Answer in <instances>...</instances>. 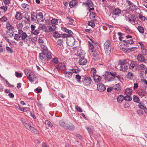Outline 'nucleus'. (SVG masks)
Wrapping results in <instances>:
<instances>
[{
  "label": "nucleus",
  "mask_w": 147,
  "mask_h": 147,
  "mask_svg": "<svg viewBox=\"0 0 147 147\" xmlns=\"http://www.w3.org/2000/svg\"><path fill=\"white\" fill-rule=\"evenodd\" d=\"M31 36H28L26 33L24 32L22 30H19L18 34H15L14 39L17 41L22 40L25 41L28 39H32Z\"/></svg>",
  "instance_id": "1"
},
{
  "label": "nucleus",
  "mask_w": 147,
  "mask_h": 147,
  "mask_svg": "<svg viewBox=\"0 0 147 147\" xmlns=\"http://www.w3.org/2000/svg\"><path fill=\"white\" fill-rule=\"evenodd\" d=\"M52 54L51 52H47V53L42 52L40 53L39 56L40 59L42 60H48L52 58Z\"/></svg>",
  "instance_id": "2"
},
{
  "label": "nucleus",
  "mask_w": 147,
  "mask_h": 147,
  "mask_svg": "<svg viewBox=\"0 0 147 147\" xmlns=\"http://www.w3.org/2000/svg\"><path fill=\"white\" fill-rule=\"evenodd\" d=\"M104 47L105 53L107 55L110 54L111 49V46L109 40H107L104 43Z\"/></svg>",
  "instance_id": "3"
},
{
  "label": "nucleus",
  "mask_w": 147,
  "mask_h": 147,
  "mask_svg": "<svg viewBox=\"0 0 147 147\" xmlns=\"http://www.w3.org/2000/svg\"><path fill=\"white\" fill-rule=\"evenodd\" d=\"M75 40L72 37H68L66 40V42L67 44L69 46H72L75 43Z\"/></svg>",
  "instance_id": "4"
},
{
  "label": "nucleus",
  "mask_w": 147,
  "mask_h": 147,
  "mask_svg": "<svg viewBox=\"0 0 147 147\" xmlns=\"http://www.w3.org/2000/svg\"><path fill=\"white\" fill-rule=\"evenodd\" d=\"M129 68L133 71H136L138 68L137 64L134 61L129 62Z\"/></svg>",
  "instance_id": "5"
},
{
  "label": "nucleus",
  "mask_w": 147,
  "mask_h": 147,
  "mask_svg": "<svg viewBox=\"0 0 147 147\" xmlns=\"http://www.w3.org/2000/svg\"><path fill=\"white\" fill-rule=\"evenodd\" d=\"M110 72L107 71L105 74L103 75L104 77V79L106 81L109 82L113 81L114 80V78L111 77L110 76Z\"/></svg>",
  "instance_id": "6"
},
{
  "label": "nucleus",
  "mask_w": 147,
  "mask_h": 147,
  "mask_svg": "<svg viewBox=\"0 0 147 147\" xmlns=\"http://www.w3.org/2000/svg\"><path fill=\"white\" fill-rule=\"evenodd\" d=\"M70 71H65L64 72L65 77L69 79L72 77L73 73H77L76 70V69H72L71 70H70Z\"/></svg>",
  "instance_id": "7"
},
{
  "label": "nucleus",
  "mask_w": 147,
  "mask_h": 147,
  "mask_svg": "<svg viewBox=\"0 0 147 147\" xmlns=\"http://www.w3.org/2000/svg\"><path fill=\"white\" fill-rule=\"evenodd\" d=\"M92 52L93 53L92 56L94 60L96 61L100 59V57L99 53L95 51H92Z\"/></svg>",
  "instance_id": "8"
},
{
  "label": "nucleus",
  "mask_w": 147,
  "mask_h": 147,
  "mask_svg": "<svg viewBox=\"0 0 147 147\" xmlns=\"http://www.w3.org/2000/svg\"><path fill=\"white\" fill-rule=\"evenodd\" d=\"M137 93L139 96L142 97L145 96L147 94L145 90L142 88H139Z\"/></svg>",
  "instance_id": "9"
},
{
  "label": "nucleus",
  "mask_w": 147,
  "mask_h": 147,
  "mask_svg": "<svg viewBox=\"0 0 147 147\" xmlns=\"http://www.w3.org/2000/svg\"><path fill=\"white\" fill-rule=\"evenodd\" d=\"M28 78L31 82H33L36 80L37 78L36 76L33 72H30L28 76Z\"/></svg>",
  "instance_id": "10"
},
{
  "label": "nucleus",
  "mask_w": 147,
  "mask_h": 147,
  "mask_svg": "<svg viewBox=\"0 0 147 147\" xmlns=\"http://www.w3.org/2000/svg\"><path fill=\"white\" fill-rule=\"evenodd\" d=\"M97 90L100 92H102L106 89L105 86L101 83H99L97 85Z\"/></svg>",
  "instance_id": "11"
},
{
  "label": "nucleus",
  "mask_w": 147,
  "mask_h": 147,
  "mask_svg": "<svg viewBox=\"0 0 147 147\" xmlns=\"http://www.w3.org/2000/svg\"><path fill=\"white\" fill-rule=\"evenodd\" d=\"M130 61L129 59H126L123 60H120L119 61V63L121 65H127V64H129V62H130Z\"/></svg>",
  "instance_id": "12"
},
{
  "label": "nucleus",
  "mask_w": 147,
  "mask_h": 147,
  "mask_svg": "<svg viewBox=\"0 0 147 147\" xmlns=\"http://www.w3.org/2000/svg\"><path fill=\"white\" fill-rule=\"evenodd\" d=\"M92 80L91 78L88 77L86 78L83 82L84 84L88 86L90 85L91 83Z\"/></svg>",
  "instance_id": "13"
},
{
  "label": "nucleus",
  "mask_w": 147,
  "mask_h": 147,
  "mask_svg": "<svg viewBox=\"0 0 147 147\" xmlns=\"http://www.w3.org/2000/svg\"><path fill=\"white\" fill-rule=\"evenodd\" d=\"M87 61L86 59L84 57L81 58L79 59L78 63L80 65H84L86 64L87 63Z\"/></svg>",
  "instance_id": "14"
},
{
  "label": "nucleus",
  "mask_w": 147,
  "mask_h": 147,
  "mask_svg": "<svg viewBox=\"0 0 147 147\" xmlns=\"http://www.w3.org/2000/svg\"><path fill=\"white\" fill-rule=\"evenodd\" d=\"M92 76L95 82L96 83L100 82L101 79V78L100 76L96 75H94V74L92 75Z\"/></svg>",
  "instance_id": "15"
},
{
  "label": "nucleus",
  "mask_w": 147,
  "mask_h": 147,
  "mask_svg": "<svg viewBox=\"0 0 147 147\" xmlns=\"http://www.w3.org/2000/svg\"><path fill=\"white\" fill-rule=\"evenodd\" d=\"M56 68L59 69L61 70H64L65 69V65L63 63H60L55 67Z\"/></svg>",
  "instance_id": "16"
},
{
  "label": "nucleus",
  "mask_w": 147,
  "mask_h": 147,
  "mask_svg": "<svg viewBox=\"0 0 147 147\" xmlns=\"http://www.w3.org/2000/svg\"><path fill=\"white\" fill-rule=\"evenodd\" d=\"M78 2L76 0H72L71 1L69 4V6L70 8L76 7L77 6Z\"/></svg>",
  "instance_id": "17"
},
{
  "label": "nucleus",
  "mask_w": 147,
  "mask_h": 147,
  "mask_svg": "<svg viewBox=\"0 0 147 147\" xmlns=\"http://www.w3.org/2000/svg\"><path fill=\"white\" fill-rule=\"evenodd\" d=\"M6 28L7 30H13V27L10 24L8 21L7 22L6 24Z\"/></svg>",
  "instance_id": "18"
},
{
  "label": "nucleus",
  "mask_w": 147,
  "mask_h": 147,
  "mask_svg": "<svg viewBox=\"0 0 147 147\" xmlns=\"http://www.w3.org/2000/svg\"><path fill=\"white\" fill-rule=\"evenodd\" d=\"M135 16L133 15H130L128 18V21L130 22L131 24H135Z\"/></svg>",
  "instance_id": "19"
},
{
  "label": "nucleus",
  "mask_w": 147,
  "mask_h": 147,
  "mask_svg": "<svg viewBox=\"0 0 147 147\" xmlns=\"http://www.w3.org/2000/svg\"><path fill=\"white\" fill-rule=\"evenodd\" d=\"M138 60L140 62H144L145 58L144 56L141 54L138 55L137 57Z\"/></svg>",
  "instance_id": "20"
},
{
  "label": "nucleus",
  "mask_w": 147,
  "mask_h": 147,
  "mask_svg": "<svg viewBox=\"0 0 147 147\" xmlns=\"http://www.w3.org/2000/svg\"><path fill=\"white\" fill-rule=\"evenodd\" d=\"M7 35L9 38H11L14 34L13 30H7L6 32Z\"/></svg>",
  "instance_id": "21"
},
{
  "label": "nucleus",
  "mask_w": 147,
  "mask_h": 147,
  "mask_svg": "<svg viewBox=\"0 0 147 147\" xmlns=\"http://www.w3.org/2000/svg\"><path fill=\"white\" fill-rule=\"evenodd\" d=\"M15 18L18 20H20L22 18V15L20 12H17L15 16Z\"/></svg>",
  "instance_id": "22"
},
{
  "label": "nucleus",
  "mask_w": 147,
  "mask_h": 147,
  "mask_svg": "<svg viewBox=\"0 0 147 147\" xmlns=\"http://www.w3.org/2000/svg\"><path fill=\"white\" fill-rule=\"evenodd\" d=\"M129 64L127 65H121L120 70L121 71H127L128 68V66Z\"/></svg>",
  "instance_id": "23"
},
{
  "label": "nucleus",
  "mask_w": 147,
  "mask_h": 147,
  "mask_svg": "<svg viewBox=\"0 0 147 147\" xmlns=\"http://www.w3.org/2000/svg\"><path fill=\"white\" fill-rule=\"evenodd\" d=\"M40 46L41 49H42V52H44V53H46L47 52H50L48 51L47 47L45 46L44 44L43 45H41Z\"/></svg>",
  "instance_id": "24"
},
{
  "label": "nucleus",
  "mask_w": 147,
  "mask_h": 147,
  "mask_svg": "<svg viewBox=\"0 0 147 147\" xmlns=\"http://www.w3.org/2000/svg\"><path fill=\"white\" fill-rule=\"evenodd\" d=\"M121 13V11L119 9H115L113 11V15H117Z\"/></svg>",
  "instance_id": "25"
},
{
  "label": "nucleus",
  "mask_w": 147,
  "mask_h": 147,
  "mask_svg": "<svg viewBox=\"0 0 147 147\" xmlns=\"http://www.w3.org/2000/svg\"><path fill=\"white\" fill-rule=\"evenodd\" d=\"M59 124L60 125L64 128H65L67 125V123H66L64 120H61L59 121Z\"/></svg>",
  "instance_id": "26"
},
{
  "label": "nucleus",
  "mask_w": 147,
  "mask_h": 147,
  "mask_svg": "<svg viewBox=\"0 0 147 147\" xmlns=\"http://www.w3.org/2000/svg\"><path fill=\"white\" fill-rule=\"evenodd\" d=\"M124 99V97L123 95H120L118 96L117 98V100L118 103H121L123 99Z\"/></svg>",
  "instance_id": "27"
},
{
  "label": "nucleus",
  "mask_w": 147,
  "mask_h": 147,
  "mask_svg": "<svg viewBox=\"0 0 147 147\" xmlns=\"http://www.w3.org/2000/svg\"><path fill=\"white\" fill-rule=\"evenodd\" d=\"M63 40L62 39H60L58 40L57 41V45L60 46V48L62 49L63 48Z\"/></svg>",
  "instance_id": "28"
},
{
  "label": "nucleus",
  "mask_w": 147,
  "mask_h": 147,
  "mask_svg": "<svg viewBox=\"0 0 147 147\" xmlns=\"http://www.w3.org/2000/svg\"><path fill=\"white\" fill-rule=\"evenodd\" d=\"M133 100L135 102L137 103H139L140 101V99L139 97L136 95L133 96Z\"/></svg>",
  "instance_id": "29"
},
{
  "label": "nucleus",
  "mask_w": 147,
  "mask_h": 147,
  "mask_svg": "<svg viewBox=\"0 0 147 147\" xmlns=\"http://www.w3.org/2000/svg\"><path fill=\"white\" fill-rule=\"evenodd\" d=\"M66 127H65V129H67L69 130H72L74 129V126L71 124L70 125L67 124Z\"/></svg>",
  "instance_id": "30"
},
{
  "label": "nucleus",
  "mask_w": 147,
  "mask_h": 147,
  "mask_svg": "<svg viewBox=\"0 0 147 147\" xmlns=\"http://www.w3.org/2000/svg\"><path fill=\"white\" fill-rule=\"evenodd\" d=\"M110 75L112 76V77L114 78V80H115V77H116L118 78L119 80L120 79V77L119 76H117V74L115 72H110Z\"/></svg>",
  "instance_id": "31"
},
{
  "label": "nucleus",
  "mask_w": 147,
  "mask_h": 147,
  "mask_svg": "<svg viewBox=\"0 0 147 147\" xmlns=\"http://www.w3.org/2000/svg\"><path fill=\"white\" fill-rule=\"evenodd\" d=\"M86 5L88 6L89 7H90L92 6L93 3L91 0H87L86 3Z\"/></svg>",
  "instance_id": "32"
},
{
  "label": "nucleus",
  "mask_w": 147,
  "mask_h": 147,
  "mask_svg": "<svg viewBox=\"0 0 147 147\" xmlns=\"http://www.w3.org/2000/svg\"><path fill=\"white\" fill-rule=\"evenodd\" d=\"M138 103V106L141 109H144L146 108L145 105L142 102H140Z\"/></svg>",
  "instance_id": "33"
},
{
  "label": "nucleus",
  "mask_w": 147,
  "mask_h": 147,
  "mask_svg": "<svg viewBox=\"0 0 147 147\" xmlns=\"http://www.w3.org/2000/svg\"><path fill=\"white\" fill-rule=\"evenodd\" d=\"M120 84H118L114 86L113 88H114L115 90L116 91H118L120 90Z\"/></svg>",
  "instance_id": "34"
},
{
  "label": "nucleus",
  "mask_w": 147,
  "mask_h": 147,
  "mask_svg": "<svg viewBox=\"0 0 147 147\" xmlns=\"http://www.w3.org/2000/svg\"><path fill=\"white\" fill-rule=\"evenodd\" d=\"M137 29L140 33L142 34L144 32V28L142 27L139 26L137 28Z\"/></svg>",
  "instance_id": "35"
},
{
  "label": "nucleus",
  "mask_w": 147,
  "mask_h": 147,
  "mask_svg": "<svg viewBox=\"0 0 147 147\" xmlns=\"http://www.w3.org/2000/svg\"><path fill=\"white\" fill-rule=\"evenodd\" d=\"M133 74L131 72H129L127 75V78L129 80H131L133 78Z\"/></svg>",
  "instance_id": "36"
},
{
  "label": "nucleus",
  "mask_w": 147,
  "mask_h": 147,
  "mask_svg": "<svg viewBox=\"0 0 147 147\" xmlns=\"http://www.w3.org/2000/svg\"><path fill=\"white\" fill-rule=\"evenodd\" d=\"M96 13L95 12H93L90 14V18L91 19H93L96 18Z\"/></svg>",
  "instance_id": "37"
},
{
  "label": "nucleus",
  "mask_w": 147,
  "mask_h": 147,
  "mask_svg": "<svg viewBox=\"0 0 147 147\" xmlns=\"http://www.w3.org/2000/svg\"><path fill=\"white\" fill-rule=\"evenodd\" d=\"M125 93L127 95H131L132 94L131 90L129 88H127L125 90Z\"/></svg>",
  "instance_id": "38"
},
{
  "label": "nucleus",
  "mask_w": 147,
  "mask_h": 147,
  "mask_svg": "<svg viewBox=\"0 0 147 147\" xmlns=\"http://www.w3.org/2000/svg\"><path fill=\"white\" fill-rule=\"evenodd\" d=\"M123 41L125 42L127 44H131L134 43L133 40L132 39L127 40H123Z\"/></svg>",
  "instance_id": "39"
},
{
  "label": "nucleus",
  "mask_w": 147,
  "mask_h": 147,
  "mask_svg": "<svg viewBox=\"0 0 147 147\" xmlns=\"http://www.w3.org/2000/svg\"><path fill=\"white\" fill-rule=\"evenodd\" d=\"M29 130H30L32 132L34 133L35 134H38V131L34 129L33 127H31Z\"/></svg>",
  "instance_id": "40"
},
{
  "label": "nucleus",
  "mask_w": 147,
  "mask_h": 147,
  "mask_svg": "<svg viewBox=\"0 0 147 147\" xmlns=\"http://www.w3.org/2000/svg\"><path fill=\"white\" fill-rule=\"evenodd\" d=\"M46 20H44L43 19L40 20H38V22L39 24L42 25H45L46 23Z\"/></svg>",
  "instance_id": "41"
},
{
  "label": "nucleus",
  "mask_w": 147,
  "mask_h": 147,
  "mask_svg": "<svg viewBox=\"0 0 147 147\" xmlns=\"http://www.w3.org/2000/svg\"><path fill=\"white\" fill-rule=\"evenodd\" d=\"M57 23V20L56 19H53L51 21V24H56Z\"/></svg>",
  "instance_id": "42"
},
{
  "label": "nucleus",
  "mask_w": 147,
  "mask_h": 147,
  "mask_svg": "<svg viewBox=\"0 0 147 147\" xmlns=\"http://www.w3.org/2000/svg\"><path fill=\"white\" fill-rule=\"evenodd\" d=\"M21 6L24 9L26 8L27 9V10L29 9V5L25 3H23L22 4Z\"/></svg>",
  "instance_id": "43"
},
{
  "label": "nucleus",
  "mask_w": 147,
  "mask_h": 147,
  "mask_svg": "<svg viewBox=\"0 0 147 147\" xmlns=\"http://www.w3.org/2000/svg\"><path fill=\"white\" fill-rule=\"evenodd\" d=\"M124 99L125 100L130 101L132 100V98L131 96H129V95H127L124 97Z\"/></svg>",
  "instance_id": "44"
},
{
  "label": "nucleus",
  "mask_w": 147,
  "mask_h": 147,
  "mask_svg": "<svg viewBox=\"0 0 147 147\" xmlns=\"http://www.w3.org/2000/svg\"><path fill=\"white\" fill-rule=\"evenodd\" d=\"M45 125H48V126L51 127L53 126V125L50 121L49 120H46L45 122Z\"/></svg>",
  "instance_id": "45"
},
{
  "label": "nucleus",
  "mask_w": 147,
  "mask_h": 147,
  "mask_svg": "<svg viewBox=\"0 0 147 147\" xmlns=\"http://www.w3.org/2000/svg\"><path fill=\"white\" fill-rule=\"evenodd\" d=\"M129 9L131 11H134L136 9V6L134 5H131L129 7Z\"/></svg>",
  "instance_id": "46"
},
{
  "label": "nucleus",
  "mask_w": 147,
  "mask_h": 147,
  "mask_svg": "<svg viewBox=\"0 0 147 147\" xmlns=\"http://www.w3.org/2000/svg\"><path fill=\"white\" fill-rule=\"evenodd\" d=\"M31 33H32L36 35L39 33V32L38 30L35 29L34 30L31 31Z\"/></svg>",
  "instance_id": "47"
},
{
  "label": "nucleus",
  "mask_w": 147,
  "mask_h": 147,
  "mask_svg": "<svg viewBox=\"0 0 147 147\" xmlns=\"http://www.w3.org/2000/svg\"><path fill=\"white\" fill-rule=\"evenodd\" d=\"M7 18L5 16H3L0 19V20L2 22H6L7 20Z\"/></svg>",
  "instance_id": "48"
},
{
  "label": "nucleus",
  "mask_w": 147,
  "mask_h": 147,
  "mask_svg": "<svg viewBox=\"0 0 147 147\" xmlns=\"http://www.w3.org/2000/svg\"><path fill=\"white\" fill-rule=\"evenodd\" d=\"M56 28V27L55 25H52L49 28V29L51 31H54Z\"/></svg>",
  "instance_id": "49"
},
{
  "label": "nucleus",
  "mask_w": 147,
  "mask_h": 147,
  "mask_svg": "<svg viewBox=\"0 0 147 147\" xmlns=\"http://www.w3.org/2000/svg\"><path fill=\"white\" fill-rule=\"evenodd\" d=\"M138 67L140 70H143L146 68L145 66L143 64L139 65Z\"/></svg>",
  "instance_id": "50"
},
{
  "label": "nucleus",
  "mask_w": 147,
  "mask_h": 147,
  "mask_svg": "<svg viewBox=\"0 0 147 147\" xmlns=\"http://www.w3.org/2000/svg\"><path fill=\"white\" fill-rule=\"evenodd\" d=\"M38 41L40 46L41 45H43L44 44L43 43L44 42L43 40L41 38L39 37L38 40Z\"/></svg>",
  "instance_id": "51"
},
{
  "label": "nucleus",
  "mask_w": 147,
  "mask_h": 147,
  "mask_svg": "<svg viewBox=\"0 0 147 147\" xmlns=\"http://www.w3.org/2000/svg\"><path fill=\"white\" fill-rule=\"evenodd\" d=\"M24 125L25 127L28 130H30L31 127H32L31 125H30L26 123H24Z\"/></svg>",
  "instance_id": "52"
},
{
  "label": "nucleus",
  "mask_w": 147,
  "mask_h": 147,
  "mask_svg": "<svg viewBox=\"0 0 147 147\" xmlns=\"http://www.w3.org/2000/svg\"><path fill=\"white\" fill-rule=\"evenodd\" d=\"M81 78V77L78 74L76 75V80L78 82H80V79Z\"/></svg>",
  "instance_id": "53"
},
{
  "label": "nucleus",
  "mask_w": 147,
  "mask_h": 147,
  "mask_svg": "<svg viewBox=\"0 0 147 147\" xmlns=\"http://www.w3.org/2000/svg\"><path fill=\"white\" fill-rule=\"evenodd\" d=\"M66 19L70 22L69 24L71 23V24H73V23L74 22V20L71 18L67 17L66 18Z\"/></svg>",
  "instance_id": "54"
},
{
  "label": "nucleus",
  "mask_w": 147,
  "mask_h": 147,
  "mask_svg": "<svg viewBox=\"0 0 147 147\" xmlns=\"http://www.w3.org/2000/svg\"><path fill=\"white\" fill-rule=\"evenodd\" d=\"M31 19L32 21H34L36 20H37V16H36V15L35 16V15H32L31 17Z\"/></svg>",
  "instance_id": "55"
},
{
  "label": "nucleus",
  "mask_w": 147,
  "mask_h": 147,
  "mask_svg": "<svg viewBox=\"0 0 147 147\" xmlns=\"http://www.w3.org/2000/svg\"><path fill=\"white\" fill-rule=\"evenodd\" d=\"M6 49L8 53H12L13 52V50L9 47H6Z\"/></svg>",
  "instance_id": "56"
},
{
  "label": "nucleus",
  "mask_w": 147,
  "mask_h": 147,
  "mask_svg": "<svg viewBox=\"0 0 147 147\" xmlns=\"http://www.w3.org/2000/svg\"><path fill=\"white\" fill-rule=\"evenodd\" d=\"M137 49V47H133L128 48V51L129 52L135 51Z\"/></svg>",
  "instance_id": "57"
},
{
  "label": "nucleus",
  "mask_w": 147,
  "mask_h": 147,
  "mask_svg": "<svg viewBox=\"0 0 147 147\" xmlns=\"http://www.w3.org/2000/svg\"><path fill=\"white\" fill-rule=\"evenodd\" d=\"M15 75L17 77H21L22 76V73H19L18 72H17L15 73Z\"/></svg>",
  "instance_id": "58"
},
{
  "label": "nucleus",
  "mask_w": 147,
  "mask_h": 147,
  "mask_svg": "<svg viewBox=\"0 0 147 147\" xmlns=\"http://www.w3.org/2000/svg\"><path fill=\"white\" fill-rule=\"evenodd\" d=\"M76 109L79 112H82V108L80 107L77 106L76 107Z\"/></svg>",
  "instance_id": "59"
},
{
  "label": "nucleus",
  "mask_w": 147,
  "mask_h": 147,
  "mask_svg": "<svg viewBox=\"0 0 147 147\" xmlns=\"http://www.w3.org/2000/svg\"><path fill=\"white\" fill-rule=\"evenodd\" d=\"M52 62H53V63L55 64L57 63H58V60L56 58H54L52 60Z\"/></svg>",
  "instance_id": "60"
},
{
  "label": "nucleus",
  "mask_w": 147,
  "mask_h": 147,
  "mask_svg": "<svg viewBox=\"0 0 147 147\" xmlns=\"http://www.w3.org/2000/svg\"><path fill=\"white\" fill-rule=\"evenodd\" d=\"M88 25L91 26L93 28L95 26V24L94 23L92 22H88Z\"/></svg>",
  "instance_id": "61"
},
{
  "label": "nucleus",
  "mask_w": 147,
  "mask_h": 147,
  "mask_svg": "<svg viewBox=\"0 0 147 147\" xmlns=\"http://www.w3.org/2000/svg\"><path fill=\"white\" fill-rule=\"evenodd\" d=\"M30 72H32L31 71L28 70V69H26L25 70V73L26 75H28L30 74Z\"/></svg>",
  "instance_id": "62"
},
{
  "label": "nucleus",
  "mask_w": 147,
  "mask_h": 147,
  "mask_svg": "<svg viewBox=\"0 0 147 147\" xmlns=\"http://www.w3.org/2000/svg\"><path fill=\"white\" fill-rule=\"evenodd\" d=\"M137 112L138 114L139 115H142L143 114V111L141 110H138Z\"/></svg>",
  "instance_id": "63"
},
{
  "label": "nucleus",
  "mask_w": 147,
  "mask_h": 147,
  "mask_svg": "<svg viewBox=\"0 0 147 147\" xmlns=\"http://www.w3.org/2000/svg\"><path fill=\"white\" fill-rule=\"evenodd\" d=\"M17 27L18 29L20 30V29L22 28L23 27L22 24V23H20L17 25Z\"/></svg>",
  "instance_id": "64"
}]
</instances>
